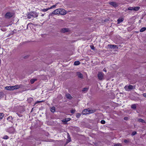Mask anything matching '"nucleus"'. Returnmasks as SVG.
<instances>
[{
    "mask_svg": "<svg viewBox=\"0 0 146 146\" xmlns=\"http://www.w3.org/2000/svg\"><path fill=\"white\" fill-rule=\"evenodd\" d=\"M20 86L18 85H16L14 86H6L5 87V89L7 90H14L19 89Z\"/></svg>",
    "mask_w": 146,
    "mask_h": 146,
    "instance_id": "1",
    "label": "nucleus"
},
{
    "mask_svg": "<svg viewBox=\"0 0 146 146\" xmlns=\"http://www.w3.org/2000/svg\"><path fill=\"white\" fill-rule=\"evenodd\" d=\"M38 16V14L36 12H31L28 14V18L37 17Z\"/></svg>",
    "mask_w": 146,
    "mask_h": 146,
    "instance_id": "2",
    "label": "nucleus"
},
{
    "mask_svg": "<svg viewBox=\"0 0 146 146\" xmlns=\"http://www.w3.org/2000/svg\"><path fill=\"white\" fill-rule=\"evenodd\" d=\"M125 90L127 91H130L135 88L134 86L131 85H126L124 87Z\"/></svg>",
    "mask_w": 146,
    "mask_h": 146,
    "instance_id": "3",
    "label": "nucleus"
},
{
    "mask_svg": "<svg viewBox=\"0 0 146 146\" xmlns=\"http://www.w3.org/2000/svg\"><path fill=\"white\" fill-rule=\"evenodd\" d=\"M140 8V7H129L126 9V11L128 10L136 11L138 10Z\"/></svg>",
    "mask_w": 146,
    "mask_h": 146,
    "instance_id": "4",
    "label": "nucleus"
},
{
    "mask_svg": "<svg viewBox=\"0 0 146 146\" xmlns=\"http://www.w3.org/2000/svg\"><path fill=\"white\" fill-rule=\"evenodd\" d=\"M14 15V13L12 12H7L5 15V17L6 18H11L13 17Z\"/></svg>",
    "mask_w": 146,
    "mask_h": 146,
    "instance_id": "5",
    "label": "nucleus"
},
{
    "mask_svg": "<svg viewBox=\"0 0 146 146\" xmlns=\"http://www.w3.org/2000/svg\"><path fill=\"white\" fill-rule=\"evenodd\" d=\"M59 14L62 15H64L67 13V11L65 9H63L59 8Z\"/></svg>",
    "mask_w": 146,
    "mask_h": 146,
    "instance_id": "6",
    "label": "nucleus"
},
{
    "mask_svg": "<svg viewBox=\"0 0 146 146\" xmlns=\"http://www.w3.org/2000/svg\"><path fill=\"white\" fill-rule=\"evenodd\" d=\"M59 9H56L52 12V13H50L49 15V16H53L54 15H57L59 14Z\"/></svg>",
    "mask_w": 146,
    "mask_h": 146,
    "instance_id": "7",
    "label": "nucleus"
},
{
    "mask_svg": "<svg viewBox=\"0 0 146 146\" xmlns=\"http://www.w3.org/2000/svg\"><path fill=\"white\" fill-rule=\"evenodd\" d=\"M104 74L102 72H99L98 76L99 79L100 80H102L103 79Z\"/></svg>",
    "mask_w": 146,
    "mask_h": 146,
    "instance_id": "8",
    "label": "nucleus"
},
{
    "mask_svg": "<svg viewBox=\"0 0 146 146\" xmlns=\"http://www.w3.org/2000/svg\"><path fill=\"white\" fill-rule=\"evenodd\" d=\"M108 46L110 48H113L115 49H117L118 48V47L117 46L115 45H112V44H109L108 45Z\"/></svg>",
    "mask_w": 146,
    "mask_h": 146,
    "instance_id": "9",
    "label": "nucleus"
},
{
    "mask_svg": "<svg viewBox=\"0 0 146 146\" xmlns=\"http://www.w3.org/2000/svg\"><path fill=\"white\" fill-rule=\"evenodd\" d=\"M109 4L114 7H116L118 6L117 4L115 2H109Z\"/></svg>",
    "mask_w": 146,
    "mask_h": 146,
    "instance_id": "10",
    "label": "nucleus"
},
{
    "mask_svg": "<svg viewBox=\"0 0 146 146\" xmlns=\"http://www.w3.org/2000/svg\"><path fill=\"white\" fill-rule=\"evenodd\" d=\"M15 131V129L13 127H11L8 130V131L10 133H13Z\"/></svg>",
    "mask_w": 146,
    "mask_h": 146,
    "instance_id": "11",
    "label": "nucleus"
},
{
    "mask_svg": "<svg viewBox=\"0 0 146 146\" xmlns=\"http://www.w3.org/2000/svg\"><path fill=\"white\" fill-rule=\"evenodd\" d=\"M82 113L84 115L89 114V112L88 111V109H86L82 111Z\"/></svg>",
    "mask_w": 146,
    "mask_h": 146,
    "instance_id": "12",
    "label": "nucleus"
},
{
    "mask_svg": "<svg viewBox=\"0 0 146 146\" xmlns=\"http://www.w3.org/2000/svg\"><path fill=\"white\" fill-rule=\"evenodd\" d=\"M76 74L79 78H83V75L80 72H77L76 73Z\"/></svg>",
    "mask_w": 146,
    "mask_h": 146,
    "instance_id": "13",
    "label": "nucleus"
},
{
    "mask_svg": "<svg viewBox=\"0 0 146 146\" xmlns=\"http://www.w3.org/2000/svg\"><path fill=\"white\" fill-rule=\"evenodd\" d=\"M66 97L69 99H71L72 98V97L69 94H67L66 95Z\"/></svg>",
    "mask_w": 146,
    "mask_h": 146,
    "instance_id": "14",
    "label": "nucleus"
},
{
    "mask_svg": "<svg viewBox=\"0 0 146 146\" xmlns=\"http://www.w3.org/2000/svg\"><path fill=\"white\" fill-rule=\"evenodd\" d=\"M69 29L67 28H64L61 29V31L62 33H64L66 32H68Z\"/></svg>",
    "mask_w": 146,
    "mask_h": 146,
    "instance_id": "15",
    "label": "nucleus"
},
{
    "mask_svg": "<svg viewBox=\"0 0 146 146\" xmlns=\"http://www.w3.org/2000/svg\"><path fill=\"white\" fill-rule=\"evenodd\" d=\"M36 80L37 79H32L30 80V82L31 84H33Z\"/></svg>",
    "mask_w": 146,
    "mask_h": 146,
    "instance_id": "16",
    "label": "nucleus"
},
{
    "mask_svg": "<svg viewBox=\"0 0 146 146\" xmlns=\"http://www.w3.org/2000/svg\"><path fill=\"white\" fill-rule=\"evenodd\" d=\"M50 110L52 112H54L55 111V108L54 107H50Z\"/></svg>",
    "mask_w": 146,
    "mask_h": 146,
    "instance_id": "17",
    "label": "nucleus"
},
{
    "mask_svg": "<svg viewBox=\"0 0 146 146\" xmlns=\"http://www.w3.org/2000/svg\"><path fill=\"white\" fill-rule=\"evenodd\" d=\"M80 64V62L78 61H76L74 62V64L75 65H78Z\"/></svg>",
    "mask_w": 146,
    "mask_h": 146,
    "instance_id": "18",
    "label": "nucleus"
},
{
    "mask_svg": "<svg viewBox=\"0 0 146 146\" xmlns=\"http://www.w3.org/2000/svg\"><path fill=\"white\" fill-rule=\"evenodd\" d=\"M88 111L89 112V114H90V113H92L94 112L95 111V110H90V109H88Z\"/></svg>",
    "mask_w": 146,
    "mask_h": 146,
    "instance_id": "19",
    "label": "nucleus"
},
{
    "mask_svg": "<svg viewBox=\"0 0 146 146\" xmlns=\"http://www.w3.org/2000/svg\"><path fill=\"white\" fill-rule=\"evenodd\" d=\"M146 30V28L145 27H143L140 29V32H142L145 31Z\"/></svg>",
    "mask_w": 146,
    "mask_h": 146,
    "instance_id": "20",
    "label": "nucleus"
},
{
    "mask_svg": "<svg viewBox=\"0 0 146 146\" xmlns=\"http://www.w3.org/2000/svg\"><path fill=\"white\" fill-rule=\"evenodd\" d=\"M117 21L118 23L119 24L122 22L123 21V20L122 19H118Z\"/></svg>",
    "mask_w": 146,
    "mask_h": 146,
    "instance_id": "21",
    "label": "nucleus"
},
{
    "mask_svg": "<svg viewBox=\"0 0 146 146\" xmlns=\"http://www.w3.org/2000/svg\"><path fill=\"white\" fill-rule=\"evenodd\" d=\"M50 9L49 8L47 9H41V11L43 12H45L47 11L48 10Z\"/></svg>",
    "mask_w": 146,
    "mask_h": 146,
    "instance_id": "22",
    "label": "nucleus"
},
{
    "mask_svg": "<svg viewBox=\"0 0 146 146\" xmlns=\"http://www.w3.org/2000/svg\"><path fill=\"white\" fill-rule=\"evenodd\" d=\"M57 3H56L55 5H53L52 6L49 7V9H53V8L56 7L57 5Z\"/></svg>",
    "mask_w": 146,
    "mask_h": 146,
    "instance_id": "23",
    "label": "nucleus"
},
{
    "mask_svg": "<svg viewBox=\"0 0 146 146\" xmlns=\"http://www.w3.org/2000/svg\"><path fill=\"white\" fill-rule=\"evenodd\" d=\"M12 118L11 116H9L7 118V120L9 121H11L12 120Z\"/></svg>",
    "mask_w": 146,
    "mask_h": 146,
    "instance_id": "24",
    "label": "nucleus"
},
{
    "mask_svg": "<svg viewBox=\"0 0 146 146\" xmlns=\"http://www.w3.org/2000/svg\"><path fill=\"white\" fill-rule=\"evenodd\" d=\"M4 114L2 113H0V119H2L3 117Z\"/></svg>",
    "mask_w": 146,
    "mask_h": 146,
    "instance_id": "25",
    "label": "nucleus"
},
{
    "mask_svg": "<svg viewBox=\"0 0 146 146\" xmlns=\"http://www.w3.org/2000/svg\"><path fill=\"white\" fill-rule=\"evenodd\" d=\"M131 108L134 109H135L136 108V106L135 104H133L131 106Z\"/></svg>",
    "mask_w": 146,
    "mask_h": 146,
    "instance_id": "26",
    "label": "nucleus"
},
{
    "mask_svg": "<svg viewBox=\"0 0 146 146\" xmlns=\"http://www.w3.org/2000/svg\"><path fill=\"white\" fill-rule=\"evenodd\" d=\"M138 121H139L140 122H141L142 123H144V121L141 119H139L138 120Z\"/></svg>",
    "mask_w": 146,
    "mask_h": 146,
    "instance_id": "27",
    "label": "nucleus"
},
{
    "mask_svg": "<svg viewBox=\"0 0 146 146\" xmlns=\"http://www.w3.org/2000/svg\"><path fill=\"white\" fill-rule=\"evenodd\" d=\"M33 99L32 98H30L28 99L29 102H31L33 100Z\"/></svg>",
    "mask_w": 146,
    "mask_h": 146,
    "instance_id": "28",
    "label": "nucleus"
},
{
    "mask_svg": "<svg viewBox=\"0 0 146 146\" xmlns=\"http://www.w3.org/2000/svg\"><path fill=\"white\" fill-rule=\"evenodd\" d=\"M88 88H84L83 89L82 91L83 92H86L88 90Z\"/></svg>",
    "mask_w": 146,
    "mask_h": 146,
    "instance_id": "29",
    "label": "nucleus"
},
{
    "mask_svg": "<svg viewBox=\"0 0 146 146\" xmlns=\"http://www.w3.org/2000/svg\"><path fill=\"white\" fill-rule=\"evenodd\" d=\"M43 101H37L34 104V106H35L36 104L40 103L42 102Z\"/></svg>",
    "mask_w": 146,
    "mask_h": 146,
    "instance_id": "30",
    "label": "nucleus"
},
{
    "mask_svg": "<svg viewBox=\"0 0 146 146\" xmlns=\"http://www.w3.org/2000/svg\"><path fill=\"white\" fill-rule=\"evenodd\" d=\"M76 117L77 118H79L81 115V114L79 113H77L76 114Z\"/></svg>",
    "mask_w": 146,
    "mask_h": 146,
    "instance_id": "31",
    "label": "nucleus"
},
{
    "mask_svg": "<svg viewBox=\"0 0 146 146\" xmlns=\"http://www.w3.org/2000/svg\"><path fill=\"white\" fill-rule=\"evenodd\" d=\"M70 118H66V119L64 120V122H67L68 121H69L70 120Z\"/></svg>",
    "mask_w": 146,
    "mask_h": 146,
    "instance_id": "32",
    "label": "nucleus"
},
{
    "mask_svg": "<svg viewBox=\"0 0 146 146\" xmlns=\"http://www.w3.org/2000/svg\"><path fill=\"white\" fill-rule=\"evenodd\" d=\"M114 146H122L121 144L120 143H118L114 145Z\"/></svg>",
    "mask_w": 146,
    "mask_h": 146,
    "instance_id": "33",
    "label": "nucleus"
},
{
    "mask_svg": "<svg viewBox=\"0 0 146 146\" xmlns=\"http://www.w3.org/2000/svg\"><path fill=\"white\" fill-rule=\"evenodd\" d=\"M9 138L8 136L7 135H5L4 136L3 139H7Z\"/></svg>",
    "mask_w": 146,
    "mask_h": 146,
    "instance_id": "34",
    "label": "nucleus"
},
{
    "mask_svg": "<svg viewBox=\"0 0 146 146\" xmlns=\"http://www.w3.org/2000/svg\"><path fill=\"white\" fill-rule=\"evenodd\" d=\"M75 110H71L70 112L72 113H74L75 112Z\"/></svg>",
    "mask_w": 146,
    "mask_h": 146,
    "instance_id": "35",
    "label": "nucleus"
},
{
    "mask_svg": "<svg viewBox=\"0 0 146 146\" xmlns=\"http://www.w3.org/2000/svg\"><path fill=\"white\" fill-rule=\"evenodd\" d=\"M101 123L102 124H104L105 123V121L104 120H102L101 121Z\"/></svg>",
    "mask_w": 146,
    "mask_h": 146,
    "instance_id": "36",
    "label": "nucleus"
},
{
    "mask_svg": "<svg viewBox=\"0 0 146 146\" xmlns=\"http://www.w3.org/2000/svg\"><path fill=\"white\" fill-rule=\"evenodd\" d=\"M136 134V132L135 131H134V132H133L132 133L131 135H135Z\"/></svg>",
    "mask_w": 146,
    "mask_h": 146,
    "instance_id": "37",
    "label": "nucleus"
},
{
    "mask_svg": "<svg viewBox=\"0 0 146 146\" xmlns=\"http://www.w3.org/2000/svg\"><path fill=\"white\" fill-rule=\"evenodd\" d=\"M90 48L92 50H94L95 48L94 47V46L92 45L90 46Z\"/></svg>",
    "mask_w": 146,
    "mask_h": 146,
    "instance_id": "38",
    "label": "nucleus"
},
{
    "mask_svg": "<svg viewBox=\"0 0 146 146\" xmlns=\"http://www.w3.org/2000/svg\"><path fill=\"white\" fill-rule=\"evenodd\" d=\"M124 141L125 143H127L129 142V141L127 140H124Z\"/></svg>",
    "mask_w": 146,
    "mask_h": 146,
    "instance_id": "39",
    "label": "nucleus"
},
{
    "mask_svg": "<svg viewBox=\"0 0 146 146\" xmlns=\"http://www.w3.org/2000/svg\"><path fill=\"white\" fill-rule=\"evenodd\" d=\"M143 95L144 97L146 98V93H144Z\"/></svg>",
    "mask_w": 146,
    "mask_h": 146,
    "instance_id": "40",
    "label": "nucleus"
},
{
    "mask_svg": "<svg viewBox=\"0 0 146 146\" xmlns=\"http://www.w3.org/2000/svg\"><path fill=\"white\" fill-rule=\"evenodd\" d=\"M103 71H104V72H106V68H104V69H103Z\"/></svg>",
    "mask_w": 146,
    "mask_h": 146,
    "instance_id": "41",
    "label": "nucleus"
},
{
    "mask_svg": "<svg viewBox=\"0 0 146 146\" xmlns=\"http://www.w3.org/2000/svg\"><path fill=\"white\" fill-rule=\"evenodd\" d=\"M127 117H125L124 118V119L125 120H127Z\"/></svg>",
    "mask_w": 146,
    "mask_h": 146,
    "instance_id": "42",
    "label": "nucleus"
}]
</instances>
